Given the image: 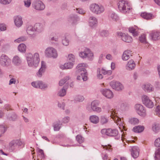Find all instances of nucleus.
I'll return each mask as SVG.
<instances>
[{"mask_svg": "<svg viewBox=\"0 0 160 160\" xmlns=\"http://www.w3.org/2000/svg\"><path fill=\"white\" fill-rule=\"evenodd\" d=\"M34 28L36 31L39 32H42L43 30V25L39 23H36L35 24L34 26Z\"/></svg>", "mask_w": 160, "mask_h": 160, "instance_id": "25", "label": "nucleus"}, {"mask_svg": "<svg viewBox=\"0 0 160 160\" xmlns=\"http://www.w3.org/2000/svg\"><path fill=\"white\" fill-rule=\"evenodd\" d=\"M108 118L104 115L101 116L100 117V122L102 124H104L108 123Z\"/></svg>", "mask_w": 160, "mask_h": 160, "instance_id": "38", "label": "nucleus"}, {"mask_svg": "<svg viewBox=\"0 0 160 160\" xmlns=\"http://www.w3.org/2000/svg\"><path fill=\"white\" fill-rule=\"evenodd\" d=\"M142 100L143 104L147 107L152 108L154 106V104L152 100L146 95H143L142 97Z\"/></svg>", "mask_w": 160, "mask_h": 160, "instance_id": "10", "label": "nucleus"}, {"mask_svg": "<svg viewBox=\"0 0 160 160\" xmlns=\"http://www.w3.org/2000/svg\"><path fill=\"white\" fill-rule=\"evenodd\" d=\"M27 39V38L26 37H22L15 40H14V42H17L18 43H19L21 41H23L26 40Z\"/></svg>", "mask_w": 160, "mask_h": 160, "instance_id": "47", "label": "nucleus"}, {"mask_svg": "<svg viewBox=\"0 0 160 160\" xmlns=\"http://www.w3.org/2000/svg\"><path fill=\"white\" fill-rule=\"evenodd\" d=\"M7 118L9 120L15 121L17 120L18 116L15 112H12L7 115Z\"/></svg>", "mask_w": 160, "mask_h": 160, "instance_id": "27", "label": "nucleus"}, {"mask_svg": "<svg viewBox=\"0 0 160 160\" xmlns=\"http://www.w3.org/2000/svg\"><path fill=\"white\" fill-rule=\"evenodd\" d=\"M100 91L103 96L108 98H111L113 97L112 92L109 89H101Z\"/></svg>", "mask_w": 160, "mask_h": 160, "instance_id": "17", "label": "nucleus"}, {"mask_svg": "<svg viewBox=\"0 0 160 160\" xmlns=\"http://www.w3.org/2000/svg\"><path fill=\"white\" fill-rule=\"evenodd\" d=\"M46 69V65L45 62L42 61L41 62V66L40 68L39 69L38 72L37 73V76L39 78L41 77L42 74L44 73Z\"/></svg>", "mask_w": 160, "mask_h": 160, "instance_id": "19", "label": "nucleus"}, {"mask_svg": "<svg viewBox=\"0 0 160 160\" xmlns=\"http://www.w3.org/2000/svg\"><path fill=\"white\" fill-rule=\"evenodd\" d=\"M101 72L104 75L108 74V75H110L112 73V71L106 70L103 68L101 69Z\"/></svg>", "mask_w": 160, "mask_h": 160, "instance_id": "48", "label": "nucleus"}, {"mask_svg": "<svg viewBox=\"0 0 160 160\" xmlns=\"http://www.w3.org/2000/svg\"><path fill=\"white\" fill-rule=\"evenodd\" d=\"M141 16L143 18L147 20L151 19L152 18V15L150 13L144 12L141 14Z\"/></svg>", "mask_w": 160, "mask_h": 160, "instance_id": "35", "label": "nucleus"}, {"mask_svg": "<svg viewBox=\"0 0 160 160\" xmlns=\"http://www.w3.org/2000/svg\"><path fill=\"white\" fill-rule=\"evenodd\" d=\"M98 77L100 79H102L103 78V76L100 73V69L98 68L97 70Z\"/></svg>", "mask_w": 160, "mask_h": 160, "instance_id": "62", "label": "nucleus"}, {"mask_svg": "<svg viewBox=\"0 0 160 160\" xmlns=\"http://www.w3.org/2000/svg\"><path fill=\"white\" fill-rule=\"evenodd\" d=\"M110 17L113 20L116 21H117L119 19V18L117 15L114 12H112L110 14Z\"/></svg>", "mask_w": 160, "mask_h": 160, "instance_id": "44", "label": "nucleus"}, {"mask_svg": "<svg viewBox=\"0 0 160 160\" xmlns=\"http://www.w3.org/2000/svg\"><path fill=\"white\" fill-rule=\"evenodd\" d=\"M12 0H0V3L4 5L10 3Z\"/></svg>", "mask_w": 160, "mask_h": 160, "instance_id": "56", "label": "nucleus"}, {"mask_svg": "<svg viewBox=\"0 0 160 160\" xmlns=\"http://www.w3.org/2000/svg\"><path fill=\"white\" fill-rule=\"evenodd\" d=\"M38 152L40 153L38 156L42 159L44 158V154L43 150L41 149H39Z\"/></svg>", "mask_w": 160, "mask_h": 160, "instance_id": "54", "label": "nucleus"}, {"mask_svg": "<svg viewBox=\"0 0 160 160\" xmlns=\"http://www.w3.org/2000/svg\"><path fill=\"white\" fill-rule=\"evenodd\" d=\"M79 20V17L75 14H70L68 18V23L72 25L76 24L77 22Z\"/></svg>", "mask_w": 160, "mask_h": 160, "instance_id": "13", "label": "nucleus"}, {"mask_svg": "<svg viewBox=\"0 0 160 160\" xmlns=\"http://www.w3.org/2000/svg\"><path fill=\"white\" fill-rule=\"evenodd\" d=\"M154 145L156 147H160V138H158L155 140Z\"/></svg>", "mask_w": 160, "mask_h": 160, "instance_id": "57", "label": "nucleus"}, {"mask_svg": "<svg viewBox=\"0 0 160 160\" xmlns=\"http://www.w3.org/2000/svg\"><path fill=\"white\" fill-rule=\"evenodd\" d=\"M131 51L129 50L125 51L122 56V58L123 60L126 61L129 59L131 55Z\"/></svg>", "mask_w": 160, "mask_h": 160, "instance_id": "28", "label": "nucleus"}, {"mask_svg": "<svg viewBox=\"0 0 160 160\" xmlns=\"http://www.w3.org/2000/svg\"><path fill=\"white\" fill-rule=\"evenodd\" d=\"M69 117L68 116L65 117L62 119V122L64 123H68L69 121Z\"/></svg>", "mask_w": 160, "mask_h": 160, "instance_id": "64", "label": "nucleus"}, {"mask_svg": "<svg viewBox=\"0 0 160 160\" xmlns=\"http://www.w3.org/2000/svg\"><path fill=\"white\" fill-rule=\"evenodd\" d=\"M18 49L21 52H25L26 51V46L24 44H20L18 47Z\"/></svg>", "mask_w": 160, "mask_h": 160, "instance_id": "37", "label": "nucleus"}, {"mask_svg": "<svg viewBox=\"0 0 160 160\" xmlns=\"http://www.w3.org/2000/svg\"><path fill=\"white\" fill-rule=\"evenodd\" d=\"M35 31L34 26L32 25L29 26L27 28V32L28 34L32 35L34 32Z\"/></svg>", "mask_w": 160, "mask_h": 160, "instance_id": "36", "label": "nucleus"}, {"mask_svg": "<svg viewBox=\"0 0 160 160\" xmlns=\"http://www.w3.org/2000/svg\"><path fill=\"white\" fill-rule=\"evenodd\" d=\"M89 120L91 122L94 124H97L99 120V117L96 115L91 116L89 117Z\"/></svg>", "mask_w": 160, "mask_h": 160, "instance_id": "33", "label": "nucleus"}, {"mask_svg": "<svg viewBox=\"0 0 160 160\" xmlns=\"http://www.w3.org/2000/svg\"><path fill=\"white\" fill-rule=\"evenodd\" d=\"M86 66L84 63H80L77 66V70L76 72L77 74H80L81 75H78L77 77L78 80L83 79L84 81H86L87 80V73L86 69L84 68Z\"/></svg>", "mask_w": 160, "mask_h": 160, "instance_id": "2", "label": "nucleus"}, {"mask_svg": "<svg viewBox=\"0 0 160 160\" xmlns=\"http://www.w3.org/2000/svg\"><path fill=\"white\" fill-rule=\"evenodd\" d=\"M62 42L63 45L67 46L69 44V41L68 39L65 38H64L62 39Z\"/></svg>", "mask_w": 160, "mask_h": 160, "instance_id": "53", "label": "nucleus"}, {"mask_svg": "<svg viewBox=\"0 0 160 160\" xmlns=\"http://www.w3.org/2000/svg\"><path fill=\"white\" fill-rule=\"evenodd\" d=\"M154 158L155 160H160V148L158 149L155 152Z\"/></svg>", "mask_w": 160, "mask_h": 160, "instance_id": "41", "label": "nucleus"}, {"mask_svg": "<svg viewBox=\"0 0 160 160\" xmlns=\"http://www.w3.org/2000/svg\"><path fill=\"white\" fill-rule=\"evenodd\" d=\"M131 154L132 157L134 158H137L139 156V149L137 146L133 147L131 150Z\"/></svg>", "mask_w": 160, "mask_h": 160, "instance_id": "18", "label": "nucleus"}, {"mask_svg": "<svg viewBox=\"0 0 160 160\" xmlns=\"http://www.w3.org/2000/svg\"><path fill=\"white\" fill-rule=\"evenodd\" d=\"M99 104V102L98 100H94L91 102L90 106H88L87 107V109L90 112L93 111L100 112L101 111L102 109L101 108L98 107Z\"/></svg>", "mask_w": 160, "mask_h": 160, "instance_id": "4", "label": "nucleus"}, {"mask_svg": "<svg viewBox=\"0 0 160 160\" xmlns=\"http://www.w3.org/2000/svg\"><path fill=\"white\" fill-rule=\"evenodd\" d=\"M89 23L90 26L92 27L97 24L98 23L97 20L95 17L90 16L89 19Z\"/></svg>", "mask_w": 160, "mask_h": 160, "instance_id": "32", "label": "nucleus"}, {"mask_svg": "<svg viewBox=\"0 0 160 160\" xmlns=\"http://www.w3.org/2000/svg\"><path fill=\"white\" fill-rule=\"evenodd\" d=\"M100 35L102 37H107L108 35V31L106 30H102L101 32Z\"/></svg>", "mask_w": 160, "mask_h": 160, "instance_id": "55", "label": "nucleus"}, {"mask_svg": "<svg viewBox=\"0 0 160 160\" xmlns=\"http://www.w3.org/2000/svg\"><path fill=\"white\" fill-rule=\"evenodd\" d=\"M76 140L79 143H81L83 142L84 138L80 135H78L76 137Z\"/></svg>", "mask_w": 160, "mask_h": 160, "instance_id": "42", "label": "nucleus"}, {"mask_svg": "<svg viewBox=\"0 0 160 160\" xmlns=\"http://www.w3.org/2000/svg\"><path fill=\"white\" fill-rule=\"evenodd\" d=\"M139 40L142 42L146 43V36L145 34H142L139 37Z\"/></svg>", "mask_w": 160, "mask_h": 160, "instance_id": "52", "label": "nucleus"}, {"mask_svg": "<svg viewBox=\"0 0 160 160\" xmlns=\"http://www.w3.org/2000/svg\"><path fill=\"white\" fill-rule=\"evenodd\" d=\"M110 113H111L110 116L111 118L113 119L115 122L118 124L119 122H121V118L117 116L116 113L114 110L112 109V110L110 111Z\"/></svg>", "mask_w": 160, "mask_h": 160, "instance_id": "20", "label": "nucleus"}, {"mask_svg": "<svg viewBox=\"0 0 160 160\" xmlns=\"http://www.w3.org/2000/svg\"><path fill=\"white\" fill-rule=\"evenodd\" d=\"M152 129L154 132H157L160 129V126L158 124H154L152 126Z\"/></svg>", "mask_w": 160, "mask_h": 160, "instance_id": "43", "label": "nucleus"}, {"mask_svg": "<svg viewBox=\"0 0 160 160\" xmlns=\"http://www.w3.org/2000/svg\"><path fill=\"white\" fill-rule=\"evenodd\" d=\"M14 22L15 25L18 27H21L23 23L22 18L21 16H20L15 17L14 18Z\"/></svg>", "mask_w": 160, "mask_h": 160, "instance_id": "22", "label": "nucleus"}, {"mask_svg": "<svg viewBox=\"0 0 160 160\" xmlns=\"http://www.w3.org/2000/svg\"><path fill=\"white\" fill-rule=\"evenodd\" d=\"M118 5L120 11L124 13L128 12L132 8L129 5L127 1H120L118 2Z\"/></svg>", "mask_w": 160, "mask_h": 160, "instance_id": "3", "label": "nucleus"}, {"mask_svg": "<svg viewBox=\"0 0 160 160\" xmlns=\"http://www.w3.org/2000/svg\"><path fill=\"white\" fill-rule=\"evenodd\" d=\"M0 64L3 67H8L11 64V60L7 56L3 54L0 57Z\"/></svg>", "mask_w": 160, "mask_h": 160, "instance_id": "6", "label": "nucleus"}, {"mask_svg": "<svg viewBox=\"0 0 160 160\" xmlns=\"http://www.w3.org/2000/svg\"><path fill=\"white\" fill-rule=\"evenodd\" d=\"M73 65V63L70 62L65 63L64 65H61L60 66V68L62 69H69L72 68Z\"/></svg>", "mask_w": 160, "mask_h": 160, "instance_id": "29", "label": "nucleus"}, {"mask_svg": "<svg viewBox=\"0 0 160 160\" xmlns=\"http://www.w3.org/2000/svg\"><path fill=\"white\" fill-rule=\"evenodd\" d=\"M12 62L13 64L15 65L19 66L22 63V60L17 55H15L13 57Z\"/></svg>", "mask_w": 160, "mask_h": 160, "instance_id": "23", "label": "nucleus"}, {"mask_svg": "<svg viewBox=\"0 0 160 160\" xmlns=\"http://www.w3.org/2000/svg\"><path fill=\"white\" fill-rule=\"evenodd\" d=\"M7 128L3 125H0V137L4 133L6 130Z\"/></svg>", "mask_w": 160, "mask_h": 160, "instance_id": "46", "label": "nucleus"}, {"mask_svg": "<svg viewBox=\"0 0 160 160\" xmlns=\"http://www.w3.org/2000/svg\"><path fill=\"white\" fill-rule=\"evenodd\" d=\"M68 60L70 62H73L75 59V56L72 54H70L68 55Z\"/></svg>", "mask_w": 160, "mask_h": 160, "instance_id": "49", "label": "nucleus"}, {"mask_svg": "<svg viewBox=\"0 0 160 160\" xmlns=\"http://www.w3.org/2000/svg\"><path fill=\"white\" fill-rule=\"evenodd\" d=\"M144 128L143 126H138L134 127L133 128V131L135 132L139 133L142 132Z\"/></svg>", "mask_w": 160, "mask_h": 160, "instance_id": "34", "label": "nucleus"}, {"mask_svg": "<svg viewBox=\"0 0 160 160\" xmlns=\"http://www.w3.org/2000/svg\"><path fill=\"white\" fill-rule=\"evenodd\" d=\"M155 114L159 117H160V106H157L155 109Z\"/></svg>", "mask_w": 160, "mask_h": 160, "instance_id": "58", "label": "nucleus"}, {"mask_svg": "<svg viewBox=\"0 0 160 160\" xmlns=\"http://www.w3.org/2000/svg\"><path fill=\"white\" fill-rule=\"evenodd\" d=\"M136 66L134 61L132 59L130 60L126 66V68L128 70H131L133 69Z\"/></svg>", "mask_w": 160, "mask_h": 160, "instance_id": "21", "label": "nucleus"}, {"mask_svg": "<svg viewBox=\"0 0 160 160\" xmlns=\"http://www.w3.org/2000/svg\"><path fill=\"white\" fill-rule=\"evenodd\" d=\"M101 132L103 135H106L110 137H115L118 134L117 130L110 128L103 129L101 130Z\"/></svg>", "mask_w": 160, "mask_h": 160, "instance_id": "7", "label": "nucleus"}, {"mask_svg": "<svg viewBox=\"0 0 160 160\" xmlns=\"http://www.w3.org/2000/svg\"><path fill=\"white\" fill-rule=\"evenodd\" d=\"M31 84L33 87L35 88L41 89H45L48 87L47 84L43 83L41 81L32 82Z\"/></svg>", "mask_w": 160, "mask_h": 160, "instance_id": "15", "label": "nucleus"}, {"mask_svg": "<svg viewBox=\"0 0 160 160\" xmlns=\"http://www.w3.org/2000/svg\"><path fill=\"white\" fill-rule=\"evenodd\" d=\"M70 78V77L68 76H66L64 77L63 79L61 80L59 83L60 86H62L64 83H65L68 80H69Z\"/></svg>", "mask_w": 160, "mask_h": 160, "instance_id": "40", "label": "nucleus"}, {"mask_svg": "<svg viewBox=\"0 0 160 160\" xmlns=\"http://www.w3.org/2000/svg\"><path fill=\"white\" fill-rule=\"evenodd\" d=\"M111 146L110 145H105L103 146V148L106 150L110 152L112 151V148H111Z\"/></svg>", "mask_w": 160, "mask_h": 160, "instance_id": "61", "label": "nucleus"}, {"mask_svg": "<svg viewBox=\"0 0 160 160\" xmlns=\"http://www.w3.org/2000/svg\"><path fill=\"white\" fill-rule=\"evenodd\" d=\"M77 12L80 14H83L85 13V11L82 9L76 8Z\"/></svg>", "mask_w": 160, "mask_h": 160, "instance_id": "60", "label": "nucleus"}, {"mask_svg": "<svg viewBox=\"0 0 160 160\" xmlns=\"http://www.w3.org/2000/svg\"><path fill=\"white\" fill-rule=\"evenodd\" d=\"M110 85L113 89L117 91L122 90L124 88L123 85L117 81H112L110 82Z\"/></svg>", "mask_w": 160, "mask_h": 160, "instance_id": "14", "label": "nucleus"}, {"mask_svg": "<svg viewBox=\"0 0 160 160\" xmlns=\"http://www.w3.org/2000/svg\"><path fill=\"white\" fill-rule=\"evenodd\" d=\"M117 35L119 38H121L122 40L127 42H130L132 41L131 37L125 33H123L121 32H117Z\"/></svg>", "mask_w": 160, "mask_h": 160, "instance_id": "16", "label": "nucleus"}, {"mask_svg": "<svg viewBox=\"0 0 160 160\" xmlns=\"http://www.w3.org/2000/svg\"><path fill=\"white\" fill-rule=\"evenodd\" d=\"M26 57L29 66H37L40 61L38 53H35L33 55L31 53H27L26 55Z\"/></svg>", "mask_w": 160, "mask_h": 160, "instance_id": "1", "label": "nucleus"}, {"mask_svg": "<svg viewBox=\"0 0 160 160\" xmlns=\"http://www.w3.org/2000/svg\"><path fill=\"white\" fill-rule=\"evenodd\" d=\"M135 108L137 113L140 116L145 117L146 115V110L144 107L140 104H137L135 106Z\"/></svg>", "mask_w": 160, "mask_h": 160, "instance_id": "11", "label": "nucleus"}, {"mask_svg": "<svg viewBox=\"0 0 160 160\" xmlns=\"http://www.w3.org/2000/svg\"><path fill=\"white\" fill-rule=\"evenodd\" d=\"M139 122L138 119L136 118H131L129 120V122L131 124L134 125L138 124Z\"/></svg>", "mask_w": 160, "mask_h": 160, "instance_id": "39", "label": "nucleus"}, {"mask_svg": "<svg viewBox=\"0 0 160 160\" xmlns=\"http://www.w3.org/2000/svg\"><path fill=\"white\" fill-rule=\"evenodd\" d=\"M17 146L16 140L12 141L9 144V147L12 149H14Z\"/></svg>", "mask_w": 160, "mask_h": 160, "instance_id": "45", "label": "nucleus"}, {"mask_svg": "<svg viewBox=\"0 0 160 160\" xmlns=\"http://www.w3.org/2000/svg\"><path fill=\"white\" fill-rule=\"evenodd\" d=\"M24 5L26 7L28 8L31 4V0H27L24 1Z\"/></svg>", "mask_w": 160, "mask_h": 160, "instance_id": "59", "label": "nucleus"}, {"mask_svg": "<svg viewBox=\"0 0 160 160\" xmlns=\"http://www.w3.org/2000/svg\"><path fill=\"white\" fill-rule=\"evenodd\" d=\"M93 55V53L88 48L86 49L84 51L80 52L79 53V56L83 58H87L89 59H91Z\"/></svg>", "mask_w": 160, "mask_h": 160, "instance_id": "12", "label": "nucleus"}, {"mask_svg": "<svg viewBox=\"0 0 160 160\" xmlns=\"http://www.w3.org/2000/svg\"><path fill=\"white\" fill-rule=\"evenodd\" d=\"M150 36L153 40L156 41L160 39V32H152L150 34Z\"/></svg>", "mask_w": 160, "mask_h": 160, "instance_id": "24", "label": "nucleus"}, {"mask_svg": "<svg viewBox=\"0 0 160 160\" xmlns=\"http://www.w3.org/2000/svg\"><path fill=\"white\" fill-rule=\"evenodd\" d=\"M142 88L145 92H148L152 91L154 89L153 86L148 84L144 85L142 86Z\"/></svg>", "mask_w": 160, "mask_h": 160, "instance_id": "30", "label": "nucleus"}, {"mask_svg": "<svg viewBox=\"0 0 160 160\" xmlns=\"http://www.w3.org/2000/svg\"><path fill=\"white\" fill-rule=\"evenodd\" d=\"M76 101L78 102H82L84 100V98L82 96L78 95L75 98Z\"/></svg>", "mask_w": 160, "mask_h": 160, "instance_id": "51", "label": "nucleus"}, {"mask_svg": "<svg viewBox=\"0 0 160 160\" xmlns=\"http://www.w3.org/2000/svg\"><path fill=\"white\" fill-rule=\"evenodd\" d=\"M33 7L38 10H42L45 8V6L43 3L39 0H34L32 4Z\"/></svg>", "mask_w": 160, "mask_h": 160, "instance_id": "9", "label": "nucleus"}, {"mask_svg": "<svg viewBox=\"0 0 160 160\" xmlns=\"http://www.w3.org/2000/svg\"><path fill=\"white\" fill-rule=\"evenodd\" d=\"M45 55L49 58H56L58 56V54L56 50L52 47L47 48L45 51Z\"/></svg>", "mask_w": 160, "mask_h": 160, "instance_id": "8", "label": "nucleus"}, {"mask_svg": "<svg viewBox=\"0 0 160 160\" xmlns=\"http://www.w3.org/2000/svg\"><path fill=\"white\" fill-rule=\"evenodd\" d=\"M6 29L5 25L3 24H0V30L1 31H4Z\"/></svg>", "mask_w": 160, "mask_h": 160, "instance_id": "63", "label": "nucleus"}, {"mask_svg": "<svg viewBox=\"0 0 160 160\" xmlns=\"http://www.w3.org/2000/svg\"><path fill=\"white\" fill-rule=\"evenodd\" d=\"M68 84L67 83L64 85L63 88H62L58 92V96L60 97H63L66 94V90L68 88Z\"/></svg>", "mask_w": 160, "mask_h": 160, "instance_id": "26", "label": "nucleus"}, {"mask_svg": "<svg viewBox=\"0 0 160 160\" xmlns=\"http://www.w3.org/2000/svg\"><path fill=\"white\" fill-rule=\"evenodd\" d=\"M130 27L129 28V32L132 33L134 36H137L138 34V29L137 27Z\"/></svg>", "mask_w": 160, "mask_h": 160, "instance_id": "31", "label": "nucleus"}, {"mask_svg": "<svg viewBox=\"0 0 160 160\" xmlns=\"http://www.w3.org/2000/svg\"><path fill=\"white\" fill-rule=\"evenodd\" d=\"M61 124H60L59 123L57 122L53 126L54 129V131H59L61 128Z\"/></svg>", "mask_w": 160, "mask_h": 160, "instance_id": "50", "label": "nucleus"}, {"mask_svg": "<svg viewBox=\"0 0 160 160\" xmlns=\"http://www.w3.org/2000/svg\"><path fill=\"white\" fill-rule=\"evenodd\" d=\"M90 9L93 12L99 14L103 12L104 10L103 7L102 5H99L96 3L91 4L90 6Z\"/></svg>", "mask_w": 160, "mask_h": 160, "instance_id": "5", "label": "nucleus"}]
</instances>
